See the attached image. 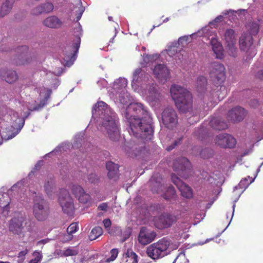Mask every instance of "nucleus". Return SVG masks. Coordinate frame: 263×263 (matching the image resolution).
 <instances>
[{
	"label": "nucleus",
	"mask_w": 263,
	"mask_h": 263,
	"mask_svg": "<svg viewBox=\"0 0 263 263\" xmlns=\"http://www.w3.org/2000/svg\"><path fill=\"white\" fill-rule=\"evenodd\" d=\"M170 92L180 112L186 113L192 110L193 97L187 89L178 85H174L170 88Z\"/></svg>",
	"instance_id": "nucleus-2"
},
{
	"label": "nucleus",
	"mask_w": 263,
	"mask_h": 263,
	"mask_svg": "<svg viewBox=\"0 0 263 263\" xmlns=\"http://www.w3.org/2000/svg\"><path fill=\"white\" fill-rule=\"evenodd\" d=\"M208 98V96L206 94H204L203 95L201 94L198 93V99H200L203 100V102L204 103L206 102V99Z\"/></svg>",
	"instance_id": "nucleus-57"
},
{
	"label": "nucleus",
	"mask_w": 263,
	"mask_h": 263,
	"mask_svg": "<svg viewBox=\"0 0 263 263\" xmlns=\"http://www.w3.org/2000/svg\"><path fill=\"white\" fill-rule=\"evenodd\" d=\"M42 8L40 5H39L33 8L31 11V14L32 15H39L42 14Z\"/></svg>",
	"instance_id": "nucleus-50"
},
{
	"label": "nucleus",
	"mask_w": 263,
	"mask_h": 263,
	"mask_svg": "<svg viewBox=\"0 0 263 263\" xmlns=\"http://www.w3.org/2000/svg\"><path fill=\"white\" fill-rule=\"evenodd\" d=\"M59 202L64 213L68 214L72 213L74 209L73 199L68 190L64 189H61Z\"/></svg>",
	"instance_id": "nucleus-9"
},
{
	"label": "nucleus",
	"mask_w": 263,
	"mask_h": 263,
	"mask_svg": "<svg viewBox=\"0 0 263 263\" xmlns=\"http://www.w3.org/2000/svg\"><path fill=\"white\" fill-rule=\"evenodd\" d=\"M256 79L260 80H263V70H258L255 74Z\"/></svg>",
	"instance_id": "nucleus-55"
},
{
	"label": "nucleus",
	"mask_w": 263,
	"mask_h": 263,
	"mask_svg": "<svg viewBox=\"0 0 263 263\" xmlns=\"http://www.w3.org/2000/svg\"><path fill=\"white\" fill-rule=\"evenodd\" d=\"M33 212L35 217L40 221L45 220L49 214L48 208L45 200L40 197H36L34 199Z\"/></svg>",
	"instance_id": "nucleus-7"
},
{
	"label": "nucleus",
	"mask_w": 263,
	"mask_h": 263,
	"mask_svg": "<svg viewBox=\"0 0 263 263\" xmlns=\"http://www.w3.org/2000/svg\"><path fill=\"white\" fill-rule=\"evenodd\" d=\"M175 146H176V145H174V144L173 143V144L167 146L166 148V149L167 151H170L172 150L173 149H174L175 147Z\"/></svg>",
	"instance_id": "nucleus-64"
},
{
	"label": "nucleus",
	"mask_w": 263,
	"mask_h": 263,
	"mask_svg": "<svg viewBox=\"0 0 263 263\" xmlns=\"http://www.w3.org/2000/svg\"><path fill=\"white\" fill-rule=\"evenodd\" d=\"M253 180L251 179L250 177L248 176V178H245L240 181L239 186L241 189H246L253 182Z\"/></svg>",
	"instance_id": "nucleus-40"
},
{
	"label": "nucleus",
	"mask_w": 263,
	"mask_h": 263,
	"mask_svg": "<svg viewBox=\"0 0 263 263\" xmlns=\"http://www.w3.org/2000/svg\"><path fill=\"white\" fill-rule=\"evenodd\" d=\"M171 179L172 182L176 185L183 197L186 198L192 197V190L189 185L183 182L181 179L174 174L172 175Z\"/></svg>",
	"instance_id": "nucleus-16"
},
{
	"label": "nucleus",
	"mask_w": 263,
	"mask_h": 263,
	"mask_svg": "<svg viewBox=\"0 0 263 263\" xmlns=\"http://www.w3.org/2000/svg\"><path fill=\"white\" fill-rule=\"evenodd\" d=\"M81 203H86L90 200V196L84 192L79 197L77 198Z\"/></svg>",
	"instance_id": "nucleus-43"
},
{
	"label": "nucleus",
	"mask_w": 263,
	"mask_h": 263,
	"mask_svg": "<svg viewBox=\"0 0 263 263\" xmlns=\"http://www.w3.org/2000/svg\"><path fill=\"white\" fill-rule=\"evenodd\" d=\"M121 88H125L127 84V81L125 78H120L116 82Z\"/></svg>",
	"instance_id": "nucleus-49"
},
{
	"label": "nucleus",
	"mask_w": 263,
	"mask_h": 263,
	"mask_svg": "<svg viewBox=\"0 0 263 263\" xmlns=\"http://www.w3.org/2000/svg\"><path fill=\"white\" fill-rule=\"evenodd\" d=\"M259 30V26L257 23H253L251 24L250 26V34L252 36V35H256Z\"/></svg>",
	"instance_id": "nucleus-42"
},
{
	"label": "nucleus",
	"mask_w": 263,
	"mask_h": 263,
	"mask_svg": "<svg viewBox=\"0 0 263 263\" xmlns=\"http://www.w3.org/2000/svg\"><path fill=\"white\" fill-rule=\"evenodd\" d=\"M173 169L180 177L187 178L191 172V163L186 158H181L174 161Z\"/></svg>",
	"instance_id": "nucleus-8"
},
{
	"label": "nucleus",
	"mask_w": 263,
	"mask_h": 263,
	"mask_svg": "<svg viewBox=\"0 0 263 263\" xmlns=\"http://www.w3.org/2000/svg\"><path fill=\"white\" fill-rule=\"evenodd\" d=\"M229 47V53L232 57H236L237 54V48L235 45H228Z\"/></svg>",
	"instance_id": "nucleus-48"
},
{
	"label": "nucleus",
	"mask_w": 263,
	"mask_h": 263,
	"mask_svg": "<svg viewBox=\"0 0 263 263\" xmlns=\"http://www.w3.org/2000/svg\"><path fill=\"white\" fill-rule=\"evenodd\" d=\"M108 208V204L107 203H102L98 207V209L106 212Z\"/></svg>",
	"instance_id": "nucleus-52"
},
{
	"label": "nucleus",
	"mask_w": 263,
	"mask_h": 263,
	"mask_svg": "<svg viewBox=\"0 0 263 263\" xmlns=\"http://www.w3.org/2000/svg\"><path fill=\"white\" fill-rule=\"evenodd\" d=\"M110 253L111 254V256L106 259V261L107 262L114 261V260H115V259L117 258L118 256L119 251L117 249H112V250H111Z\"/></svg>",
	"instance_id": "nucleus-46"
},
{
	"label": "nucleus",
	"mask_w": 263,
	"mask_h": 263,
	"mask_svg": "<svg viewBox=\"0 0 263 263\" xmlns=\"http://www.w3.org/2000/svg\"><path fill=\"white\" fill-rule=\"evenodd\" d=\"M253 43V39L251 35L247 33L241 35L239 39L240 49L241 50L246 51L250 47Z\"/></svg>",
	"instance_id": "nucleus-22"
},
{
	"label": "nucleus",
	"mask_w": 263,
	"mask_h": 263,
	"mask_svg": "<svg viewBox=\"0 0 263 263\" xmlns=\"http://www.w3.org/2000/svg\"><path fill=\"white\" fill-rule=\"evenodd\" d=\"M196 34L193 33L189 35H184L181 37H180L177 42H175L176 43H178L179 46L182 47V49L187 45V44L192 41V40L194 37L196 36Z\"/></svg>",
	"instance_id": "nucleus-29"
},
{
	"label": "nucleus",
	"mask_w": 263,
	"mask_h": 263,
	"mask_svg": "<svg viewBox=\"0 0 263 263\" xmlns=\"http://www.w3.org/2000/svg\"><path fill=\"white\" fill-rule=\"evenodd\" d=\"M210 176L209 173L205 171H202L200 173V175H198V183L201 180V183H208L210 181Z\"/></svg>",
	"instance_id": "nucleus-38"
},
{
	"label": "nucleus",
	"mask_w": 263,
	"mask_h": 263,
	"mask_svg": "<svg viewBox=\"0 0 263 263\" xmlns=\"http://www.w3.org/2000/svg\"><path fill=\"white\" fill-rule=\"evenodd\" d=\"M79 253L77 249L69 247L65 250L63 251L62 254L64 256H70L77 255Z\"/></svg>",
	"instance_id": "nucleus-39"
},
{
	"label": "nucleus",
	"mask_w": 263,
	"mask_h": 263,
	"mask_svg": "<svg viewBox=\"0 0 263 263\" xmlns=\"http://www.w3.org/2000/svg\"><path fill=\"white\" fill-rule=\"evenodd\" d=\"M12 119L13 121L12 123V126L14 128L21 130L24 124V119L20 117L17 113H14L13 114V117H12Z\"/></svg>",
	"instance_id": "nucleus-30"
},
{
	"label": "nucleus",
	"mask_w": 263,
	"mask_h": 263,
	"mask_svg": "<svg viewBox=\"0 0 263 263\" xmlns=\"http://www.w3.org/2000/svg\"><path fill=\"white\" fill-rule=\"evenodd\" d=\"M213 202V201L209 202L208 199H206L203 201H200L198 202V208H200L201 211H202V213L200 214L201 216L203 215V216L201 217V219H203L205 216L206 211L211 208Z\"/></svg>",
	"instance_id": "nucleus-31"
},
{
	"label": "nucleus",
	"mask_w": 263,
	"mask_h": 263,
	"mask_svg": "<svg viewBox=\"0 0 263 263\" xmlns=\"http://www.w3.org/2000/svg\"><path fill=\"white\" fill-rule=\"evenodd\" d=\"M78 227L77 223H71L67 229V232L68 234L72 235V234L77 232Z\"/></svg>",
	"instance_id": "nucleus-45"
},
{
	"label": "nucleus",
	"mask_w": 263,
	"mask_h": 263,
	"mask_svg": "<svg viewBox=\"0 0 263 263\" xmlns=\"http://www.w3.org/2000/svg\"><path fill=\"white\" fill-rule=\"evenodd\" d=\"M147 76L141 68H137L133 73V82L140 83L142 81L143 77Z\"/></svg>",
	"instance_id": "nucleus-32"
},
{
	"label": "nucleus",
	"mask_w": 263,
	"mask_h": 263,
	"mask_svg": "<svg viewBox=\"0 0 263 263\" xmlns=\"http://www.w3.org/2000/svg\"><path fill=\"white\" fill-rule=\"evenodd\" d=\"M210 77L215 85L220 86V89L225 90V87L221 86L225 79V67L221 63L214 62L211 63Z\"/></svg>",
	"instance_id": "nucleus-6"
},
{
	"label": "nucleus",
	"mask_w": 263,
	"mask_h": 263,
	"mask_svg": "<svg viewBox=\"0 0 263 263\" xmlns=\"http://www.w3.org/2000/svg\"><path fill=\"white\" fill-rule=\"evenodd\" d=\"M224 39L227 45H236V37L235 31L232 29H228L224 34Z\"/></svg>",
	"instance_id": "nucleus-26"
},
{
	"label": "nucleus",
	"mask_w": 263,
	"mask_h": 263,
	"mask_svg": "<svg viewBox=\"0 0 263 263\" xmlns=\"http://www.w3.org/2000/svg\"><path fill=\"white\" fill-rule=\"evenodd\" d=\"M215 143L222 148H233L236 144V139L228 134H221L215 138Z\"/></svg>",
	"instance_id": "nucleus-15"
},
{
	"label": "nucleus",
	"mask_w": 263,
	"mask_h": 263,
	"mask_svg": "<svg viewBox=\"0 0 263 263\" xmlns=\"http://www.w3.org/2000/svg\"><path fill=\"white\" fill-rule=\"evenodd\" d=\"M199 81H200L202 82V84H200L201 85V87L204 86L205 85H206V84L207 83V80L203 76L198 77V82ZM199 86V84L198 83V86Z\"/></svg>",
	"instance_id": "nucleus-53"
},
{
	"label": "nucleus",
	"mask_w": 263,
	"mask_h": 263,
	"mask_svg": "<svg viewBox=\"0 0 263 263\" xmlns=\"http://www.w3.org/2000/svg\"><path fill=\"white\" fill-rule=\"evenodd\" d=\"M170 242L166 238H162L158 242L151 244L146 250V254L148 257L154 260L159 259L167 255L170 251L168 248Z\"/></svg>",
	"instance_id": "nucleus-4"
},
{
	"label": "nucleus",
	"mask_w": 263,
	"mask_h": 263,
	"mask_svg": "<svg viewBox=\"0 0 263 263\" xmlns=\"http://www.w3.org/2000/svg\"><path fill=\"white\" fill-rule=\"evenodd\" d=\"M162 119L164 125L168 128H173L178 123L176 111L172 107H167L162 113Z\"/></svg>",
	"instance_id": "nucleus-12"
},
{
	"label": "nucleus",
	"mask_w": 263,
	"mask_h": 263,
	"mask_svg": "<svg viewBox=\"0 0 263 263\" xmlns=\"http://www.w3.org/2000/svg\"><path fill=\"white\" fill-rule=\"evenodd\" d=\"M208 151V149H205L203 151H202L200 153V156L202 157L203 159H205V158H208L209 157L208 156H206L204 154Z\"/></svg>",
	"instance_id": "nucleus-62"
},
{
	"label": "nucleus",
	"mask_w": 263,
	"mask_h": 263,
	"mask_svg": "<svg viewBox=\"0 0 263 263\" xmlns=\"http://www.w3.org/2000/svg\"><path fill=\"white\" fill-rule=\"evenodd\" d=\"M177 220V218L174 214L164 213L156 219L155 224L159 229H166L171 227Z\"/></svg>",
	"instance_id": "nucleus-11"
},
{
	"label": "nucleus",
	"mask_w": 263,
	"mask_h": 263,
	"mask_svg": "<svg viewBox=\"0 0 263 263\" xmlns=\"http://www.w3.org/2000/svg\"><path fill=\"white\" fill-rule=\"evenodd\" d=\"M106 167L108 170V176L110 179H116L118 177V165L110 161L106 163Z\"/></svg>",
	"instance_id": "nucleus-25"
},
{
	"label": "nucleus",
	"mask_w": 263,
	"mask_h": 263,
	"mask_svg": "<svg viewBox=\"0 0 263 263\" xmlns=\"http://www.w3.org/2000/svg\"><path fill=\"white\" fill-rule=\"evenodd\" d=\"M127 256L132 260V263H138L137 254L132 250L128 249L126 252Z\"/></svg>",
	"instance_id": "nucleus-44"
},
{
	"label": "nucleus",
	"mask_w": 263,
	"mask_h": 263,
	"mask_svg": "<svg viewBox=\"0 0 263 263\" xmlns=\"http://www.w3.org/2000/svg\"><path fill=\"white\" fill-rule=\"evenodd\" d=\"M44 188L46 193L49 196H51L54 189V183L52 179H50L45 182Z\"/></svg>",
	"instance_id": "nucleus-34"
},
{
	"label": "nucleus",
	"mask_w": 263,
	"mask_h": 263,
	"mask_svg": "<svg viewBox=\"0 0 263 263\" xmlns=\"http://www.w3.org/2000/svg\"><path fill=\"white\" fill-rule=\"evenodd\" d=\"M247 114V110L243 108L237 106L231 109L229 111L228 116L231 120L240 122L245 118Z\"/></svg>",
	"instance_id": "nucleus-19"
},
{
	"label": "nucleus",
	"mask_w": 263,
	"mask_h": 263,
	"mask_svg": "<svg viewBox=\"0 0 263 263\" xmlns=\"http://www.w3.org/2000/svg\"><path fill=\"white\" fill-rule=\"evenodd\" d=\"M77 31L79 32L72 41L71 46H67L65 48V56L64 58V61L66 62L67 65H69V63H72L76 60L77 53L80 48L81 43V35H82V29L80 27H78Z\"/></svg>",
	"instance_id": "nucleus-5"
},
{
	"label": "nucleus",
	"mask_w": 263,
	"mask_h": 263,
	"mask_svg": "<svg viewBox=\"0 0 263 263\" xmlns=\"http://www.w3.org/2000/svg\"><path fill=\"white\" fill-rule=\"evenodd\" d=\"M210 123L213 128L218 130L225 129L228 127L226 122L218 118L212 119Z\"/></svg>",
	"instance_id": "nucleus-27"
},
{
	"label": "nucleus",
	"mask_w": 263,
	"mask_h": 263,
	"mask_svg": "<svg viewBox=\"0 0 263 263\" xmlns=\"http://www.w3.org/2000/svg\"><path fill=\"white\" fill-rule=\"evenodd\" d=\"M103 234V230L100 227H96L93 228L89 235L90 240H93L98 238Z\"/></svg>",
	"instance_id": "nucleus-33"
},
{
	"label": "nucleus",
	"mask_w": 263,
	"mask_h": 263,
	"mask_svg": "<svg viewBox=\"0 0 263 263\" xmlns=\"http://www.w3.org/2000/svg\"><path fill=\"white\" fill-rule=\"evenodd\" d=\"M16 0H6L1 7L0 15L4 17L7 15L11 10L13 5Z\"/></svg>",
	"instance_id": "nucleus-28"
},
{
	"label": "nucleus",
	"mask_w": 263,
	"mask_h": 263,
	"mask_svg": "<svg viewBox=\"0 0 263 263\" xmlns=\"http://www.w3.org/2000/svg\"><path fill=\"white\" fill-rule=\"evenodd\" d=\"M146 99L152 106L158 105L162 97L157 89L156 84L152 83L149 85L145 90Z\"/></svg>",
	"instance_id": "nucleus-14"
},
{
	"label": "nucleus",
	"mask_w": 263,
	"mask_h": 263,
	"mask_svg": "<svg viewBox=\"0 0 263 263\" xmlns=\"http://www.w3.org/2000/svg\"><path fill=\"white\" fill-rule=\"evenodd\" d=\"M49 241H50V239H48V238L42 239V240H41L37 242L36 245L37 246H39V245H44V244L48 242Z\"/></svg>",
	"instance_id": "nucleus-58"
},
{
	"label": "nucleus",
	"mask_w": 263,
	"mask_h": 263,
	"mask_svg": "<svg viewBox=\"0 0 263 263\" xmlns=\"http://www.w3.org/2000/svg\"><path fill=\"white\" fill-rule=\"evenodd\" d=\"M26 106H27L28 109L29 110H31V111L37 110L40 108V107L37 106L36 105L33 106V105H31L30 102H28V104H26Z\"/></svg>",
	"instance_id": "nucleus-54"
},
{
	"label": "nucleus",
	"mask_w": 263,
	"mask_h": 263,
	"mask_svg": "<svg viewBox=\"0 0 263 263\" xmlns=\"http://www.w3.org/2000/svg\"><path fill=\"white\" fill-rule=\"evenodd\" d=\"M153 73L160 81H166L170 77V71L164 64H157L153 69Z\"/></svg>",
	"instance_id": "nucleus-20"
},
{
	"label": "nucleus",
	"mask_w": 263,
	"mask_h": 263,
	"mask_svg": "<svg viewBox=\"0 0 263 263\" xmlns=\"http://www.w3.org/2000/svg\"><path fill=\"white\" fill-rule=\"evenodd\" d=\"M71 189L72 194L77 198L85 192L83 187L78 184L73 185Z\"/></svg>",
	"instance_id": "nucleus-37"
},
{
	"label": "nucleus",
	"mask_w": 263,
	"mask_h": 263,
	"mask_svg": "<svg viewBox=\"0 0 263 263\" xmlns=\"http://www.w3.org/2000/svg\"><path fill=\"white\" fill-rule=\"evenodd\" d=\"M212 50L216 55V58L222 59L223 58V47L221 44L216 40L211 41Z\"/></svg>",
	"instance_id": "nucleus-24"
},
{
	"label": "nucleus",
	"mask_w": 263,
	"mask_h": 263,
	"mask_svg": "<svg viewBox=\"0 0 263 263\" xmlns=\"http://www.w3.org/2000/svg\"><path fill=\"white\" fill-rule=\"evenodd\" d=\"M182 139H183V137H181L178 138L177 139H176L173 143L174 144V145L177 146V145L181 143V142L182 141Z\"/></svg>",
	"instance_id": "nucleus-61"
},
{
	"label": "nucleus",
	"mask_w": 263,
	"mask_h": 263,
	"mask_svg": "<svg viewBox=\"0 0 263 263\" xmlns=\"http://www.w3.org/2000/svg\"><path fill=\"white\" fill-rule=\"evenodd\" d=\"M26 220L24 214L19 213L16 214L9 222V230L14 234H20L23 229V223Z\"/></svg>",
	"instance_id": "nucleus-13"
},
{
	"label": "nucleus",
	"mask_w": 263,
	"mask_h": 263,
	"mask_svg": "<svg viewBox=\"0 0 263 263\" xmlns=\"http://www.w3.org/2000/svg\"><path fill=\"white\" fill-rule=\"evenodd\" d=\"M176 191L174 187L170 185L166 191V192L163 194V196L164 198H165L167 200H170L172 198H173L175 196Z\"/></svg>",
	"instance_id": "nucleus-35"
},
{
	"label": "nucleus",
	"mask_w": 263,
	"mask_h": 263,
	"mask_svg": "<svg viewBox=\"0 0 263 263\" xmlns=\"http://www.w3.org/2000/svg\"><path fill=\"white\" fill-rule=\"evenodd\" d=\"M43 24L49 28H56L61 26L62 22L57 16L53 15L44 20Z\"/></svg>",
	"instance_id": "nucleus-23"
},
{
	"label": "nucleus",
	"mask_w": 263,
	"mask_h": 263,
	"mask_svg": "<svg viewBox=\"0 0 263 263\" xmlns=\"http://www.w3.org/2000/svg\"><path fill=\"white\" fill-rule=\"evenodd\" d=\"M28 251L27 249H26L25 250L21 251L18 253V257H22L25 256L28 253Z\"/></svg>",
	"instance_id": "nucleus-59"
},
{
	"label": "nucleus",
	"mask_w": 263,
	"mask_h": 263,
	"mask_svg": "<svg viewBox=\"0 0 263 263\" xmlns=\"http://www.w3.org/2000/svg\"><path fill=\"white\" fill-rule=\"evenodd\" d=\"M206 104V105H204V107L203 108V110H200L199 113H198V114H199V116H201L202 118L204 117L205 115V114H206V111L209 109V102H207Z\"/></svg>",
	"instance_id": "nucleus-51"
},
{
	"label": "nucleus",
	"mask_w": 263,
	"mask_h": 263,
	"mask_svg": "<svg viewBox=\"0 0 263 263\" xmlns=\"http://www.w3.org/2000/svg\"><path fill=\"white\" fill-rule=\"evenodd\" d=\"M9 204V202L8 201L6 202L5 203H0V207L5 209L6 210H7Z\"/></svg>",
	"instance_id": "nucleus-60"
},
{
	"label": "nucleus",
	"mask_w": 263,
	"mask_h": 263,
	"mask_svg": "<svg viewBox=\"0 0 263 263\" xmlns=\"http://www.w3.org/2000/svg\"><path fill=\"white\" fill-rule=\"evenodd\" d=\"M42 8L43 13H48L51 12L54 8L52 3L50 2H46L40 5Z\"/></svg>",
	"instance_id": "nucleus-36"
},
{
	"label": "nucleus",
	"mask_w": 263,
	"mask_h": 263,
	"mask_svg": "<svg viewBox=\"0 0 263 263\" xmlns=\"http://www.w3.org/2000/svg\"><path fill=\"white\" fill-rule=\"evenodd\" d=\"M104 226L106 228H109L111 226V222L109 219H105L103 221Z\"/></svg>",
	"instance_id": "nucleus-56"
},
{
	"label": "nucleus",
	"mask_w": 263,
	"mask_h": 263,
	"mask_svg": "<svg viewBox=\"0 0 263 263\" xmlns=\"http://www.w3.org/2000/svg\"><path fill=\"white\" fill-rule=\"evenodd\" d=\"M123 115L129 123L130 135L141 139L144 142L152 139V119L142 104L130 103L123 111Z\"/></svg>",
	"instance_id": "nucleus-1"
},
{
	"label": "nucleus",
	"mask_w": 263,
	"mask_h": 263,
	"mask_svg": "<svg viewBox=\"0 0 263 263\" xmlns=\"http://www.w3.org/2000/svg\"><path fill=\"white\" fill-rule=\"evenodd\" d=\"M32 256L33 258L30 260L29 263H38L42 258V254L40 252L34 251L32 254Z\"/></svg>",
	"instance_id": "nucleus-41"
},
{
	"label": "nucleus",
	"mask_w": 263,
	"mask_h": 263,
	"mask_svg": "<svg viewBox=\"0 0 263 263\" xmlns=\"http://www.w3.org/2000/svg\"><path fill=\"white\" fill-rule=\"evenodd\" d=\"M108 110L114 112L108 105L103 101L95 104L92 109V118L96 120L97 122H101L106 116L110 115Z\"/></svg>",
	"instance_id": "nucleus-10"
},
{
	"label": "nucleus",
	"mask_w": 263,
	"mask_h": 263,
	"mask_svg": "<svg viewBox=\"0 0 263 263\" xmlns=\"http://www.w3.org/2000/svg\"><path fill=\"white\" fill-rule=\"evenodd\" d=\"M107 111L110 115L106 116L101 120L100 130L110 140L117 141L120 137L118 118L115 112H110L109 110Z\"/></svg>",
	"instance_id": "nucleus-3"
},
{
	"label": "nucleus",
	"mask_w": 263,
	"mask_h": 263,
	"mask_svg": "<svg viewBox=\"0 0 263 263\" xmlns=\"http://www.w3.org/2000/svg\"><path fill=\"white\" fill-rule=\"evenodd\" d=\"M88 181L91 183H96L98 182L99 178L96 174L91 173L87 177Z\"/></svg>",
	"instance_id": "nucleus-47"
},
{
	"label": "nucleus",
	"mask_w": 263,
	"mask_h": 263,
	"mask_svg": "<svg viewBox=\"0 0 263 263\" xmlns=\"http://www.w3.org/2000/svg\"><path fill=\"white\" fill-rule=\"evenodd\" d=\"M214 238H207L205 240V242L204 241H198V245H204L205 242H209L210 241H211L212 240H213Z\"/></svg>",
	"instance_id": "nucleus-63"
},
{
	"label": "nucleus",
	"mask_w": 263,
	"mask_h": 263,
	"mask_svg": "<svg viewBox=\"0 0 263 263\" xmlns=\"http://www.w3.org/2000/svg\"><path fill=\"white\" fill-rule=\"evenodd\" d=\"M178 45V43H176L175 42H173L168 47L167 51L168 55L174 58L176 62L179 64L181 62V60L183 59L182 53L183 51L182 47Z\"/></svg>",
	"instance_id": "nucleus-18"
},
{
	"label": "nucleus",
	"mask_w": 263,
	"mask_h": 263,
	"mask_svg": "<svg viewBox=\"0 0 263 263\" xmlns=\"http://www.w3.org/2000/svg\"><path fill=\"white\" fill-rule=\"evenodd\" d=\"M0 77L9 83H12L17 79V75L15 71L5 69L0 70Z\"/></svg>",
	"instance_id": "nucleus-21"
},
{
	"label": "nucleus",
	"mask_w": 263,
	"mask_h": 263,
	"mask_svg": "<svg viewBox=\"0 0 263 263\" xmlns=\"http://www.w3.org/2000/svg\"><path fill=\"white\" fill-rule=\"evenodd\" d=\"M156 236V233L154 231L142 227L139 234L138 241L141 245H146L153 241Z\"/></svg>",
	"instance_id": "nucleus-17"
}]
</instances>
